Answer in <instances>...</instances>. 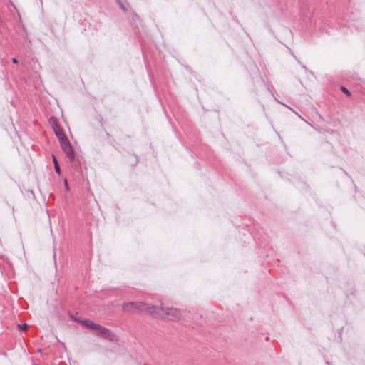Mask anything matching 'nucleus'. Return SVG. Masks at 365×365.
Listing matches in <instances>:
<instances>
[{"label":"nucleus","instance_id":"6e6552de","mask_svg":"<svg viewBox=\"0 0 365 365\" xmlns=\"http://www.w3.org/2000/svg\"><path fill=\"white\" fill-rule=\"evenodd\" d=\"M19 328L21 330H24V329H26L27 328V324H23L21 325H19Z\"/></svg>","mask_w":365,"mask_h":365},{"label":"nucleus","instance_id":"9d476101","mask_svg":"<svg viewBox=\"0 0 365 365\" xmlns=\"http://www.w3.org/2000/svg\"><path fill=\"white\" fill-rule=\"evenodd\" d=\"M12 62L14 63H17V59L16 58H13L12 59Z\"/></svg>","mask_w":365,"mask_h":365},{"label":"nucleus","instance_id":"f257e3e1","mask_svg":"<svg viewBox=\"0 0 365 365\" xmlns=\"http://www.w3.org/2000/svg\"><path fill=\"white\" fill-rule=\"evenodd\" d=\"M75 321L81 323L83 326L86 328L91 329L96 331L98 335H100L106 339H108L110 340H113L114 338V335L106 328L102 327L100 324H96L93 322L88 319L80 320L78 319H74Z\"/></svg>","mask_w":365,"mask_h":365},{"label":"nucleus","instance_id":"0eeeda50","mask_svg":"<svg viewBox=\"0 0 365 365\" xmlns=\"http://www.w3.org/2000/svg\"><path fill=\"white\" fill-rule=\"evenodd\" d=\"M341 91L346 95L349 96L350 93L349 91L344 87H341Z\"/></svg>","mask_w":365,"mask_h":365},{"label":"nucleus","instance_id":"20e7f679","mask_svg":"<svg viewBox=\"0 0 365 365\" xmlns=\"http://www.w3.org/2000/svg\"><path fill=\"white\" fill-rule=\"evenodd\" d=\"M61 145L66 156L72 160L74 158V152L68 140L62 141Z\"/></svg>","mask_w":365,"mask_h":365},{"label":"nucleus","instance_id":"39448f33","mask_svg":"<svg viewBox=\"0 0 365 365\" xmlns=\"http://www.w3.org/2000/svg\"><path fill=\"white\" fill-rule=\"evenodd\" d=\"M54 131H55V133H56L58 139L59 140L60 143L68 140L66 136L65 135V134L63 133V130L61 129L60 127L56 126L54 128Z\"/></svg>","mask_w":365,"mask_h":365},{"label":"nucleus","instance_id":"1a4fd4ad","mask_svg":"<svg viewBox=\"0 0 365 365\" xmlns=\"http://www.w3.org/2000/svg\"><path fill=\"white\" fill-rule=\"evenodd\" d=\"M64 185H65V187L67 190H69V187H68V182L66 180H64Z\"/></svg>","mask_w":365,"mask_h":365},{"label":"nucleus","instance_id":"f03ea898","mask_svg":"<svg viewBox=\"0 0 365 365\" xmlns=\"http://www.w3.org/2000/svg\"><path fill=\"white\" fill-rule=\"evenodd\" d=\"M123 310L125 312H133L140 310L148 312L150 314L158 313V308L156 306L145 304L143 302H127L123 304Z\"/></svg>","mask_w":365,"mask_h":365},{"label":"nucleus","instance_id":"7ed1b4c3","mask_svg":"<svg viewBox=\"0 0 365 365\" xmlns=\"http://www.w3.org/2000/svg\"><path fill=\"white\" fill-rule=\"evenodd\" d=\"M158 308V314H161V312H165V316L170 320H176L180 317V312L176 308H167L164 310L162 307H157Z\"/></svg>","mask_w":365,"mask_h":365},{"label":"nucleus","instance_id":"423d86ee","mask_svg":"<svg viewBox=\"0 0 365 365\" xmlns=\"http://www.w3.org/2000/svg\"><path fill=\"white\" fill-rule=\"evenodd\" d=\"M53 163H54V168H55V170L56 172L58 173V174H60V167L58 165V161L56 160V158L53 155Z\"/></svg>","mask_w":365,"mask_h":365}]
</instances>
